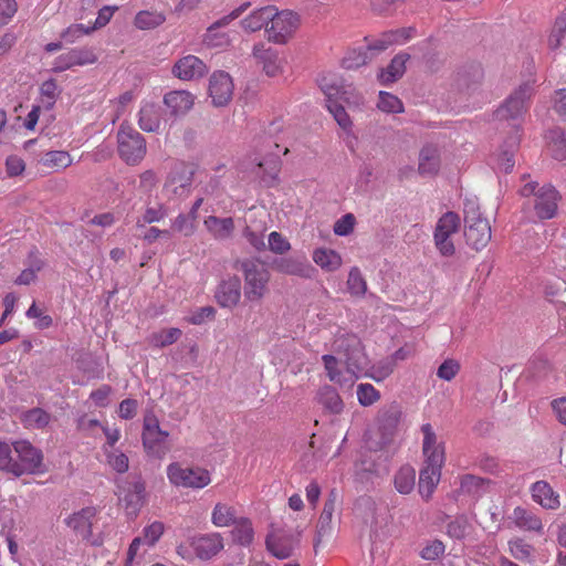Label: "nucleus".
Returning <instances> with one entry per match:
<instances>
[{
  "label": "nucleus",
  "instance_id": "nucleus-42",
  "mask_svg": "<svg viewBox=\"0 0 566 566\" xmlns=\"http://www.w3.org/2000/svg\"><path fill=\"white\" fill-rule=\"evenodd\" d=\"M238 518L234 506L227 503H217L211 512V523L217 527L231 526Z\"/></svg>",
  "mask_w": 566,
  "mask_h": 566
},
{
  "label": "nucleus",
  "instance_id": "nucleus-10",
  "mask_svg": "<svg viewBox=\"0 0 566 566\" xmlns=\"http://www.w3.org/2000/svg\"><path fill=\"white\" fill-rule=\"evenodd\" d=\"M533 91L530 82L520 85L496 109V118L499 120L518 119L526 112Z\"/></svg>",
  "mask_w": 566,
  "mask_h": 566
},
{
  "label": "nucleus",
  "instance_id": "nucleus-41",
  "mask_svg": "<svg viewBox=\"0 0 566 566\" xmlns=\"http://www.w3.org/2000/svg\"><path fill=\"white\" fill-rule=\"evenodd\" d=\"M231 536L233 542L241 546H249L254 539V530L250 518L241 516L232 525Z\"/></svg>",
  "mask_w": 566,
  "mask_h": 566
},
{
  "label": "nucleus",
  "instance_id": "nucleus-20",
  "mask_svg": "<svg viewBox=\"0 0 566 566\" xmlns=\"http://www.w3.org/2000/svg\"><path fill=\"white\" fill-rule=\"evenodd\" d=\"M412 28H402L384 32L379 36L371 40L365 38L367 41L366 48L370 54H375V56H377L394 44L406 43L412 38Z\"/></svg>",
  "mask_w": 566,
  "mask_h": 566
},
{
  "label": "nucleus",
  "instance_id": "nucleus-17",
  "mask_svg": "<svg viewBox=\"0 0 566 566\" xmlns=\"http://www.w3.org/2000/svg\"><path fill=\"white\" fill-rule=\"evenodd\" d=\"M97 61V55L93 49L90 48H74L70 51L59 55L52 66L54 72H63L74 66H84L94 64Z\"/></svg>",
  "mask_w": 566,
  "mask_h": 566
},
{
  "label": "nucleus",
  "instance_id": "nucleus-27",
  "mask_svg": "<svg viewBox=\"0 0 566 566\" xmlns=\"http://www.w3.org/2000/svg\"><path fill=\"white\" fill-rule=\"evenodd\" d=\"M323 92L326 95V107L337 122L339 127L348 132L352 128V119L344 105L339 102L342 97H338L339 91L336 87H323Z\"/></svg>",
  "mask_w": 566,
  "mask_h": 566
},
{
  "label": "nucleus",
  "instance_id": "nucleus-54",
  "mask_svg": "<svg viewBox=\"0 0 566 566\" xmlns=\"http://www.w3.org/2000/svg\"><path fill=\"white\" fill-rule=\"evenodd\" d=\"M165 532V525L160 521H154L143 530V543L148 547L155 546Z\"/></svg>",
  "mask_w": 566,
  "mask_h": 566
},
{
  "label": "nucleus",
  "instance_id": "nucleus-22",
  "mask_svg": "<svg viewBox=\"0 0 566 566\" xmlns=\"http://www.w3.org/2000/svg\"><path fill=\"white\" fill-rule=\"evenodd\" d=\"M559 199L558 191L549 185L538 189L534 202L536 217L539 220L554 218L557 212Z\"/></svg>",
  "mask_w": 566,
  "mask_h": 566
},
{
  "label": "nucleus",
  "instance_id": "nucleus-44",
  "mask_svg": "<svg viewBox=\"0 0 566 566\" xmlns=\"http://www.w3.org/2000/svg\"><path fill=\"white\" fill-rule=\"evenodd\" d=\"M336 507V494L331 492L326 501L324 502L323 511L317 522V533L319 537H323L331 533L332 521Z\"/></svg>",
  "mask_w": 566,
  "mask_h": 566
},
{
  "label": "nucleus",
  "instance_id": "nucleus-14",
  "mask_svg": "<svg viewBox=\"0 0 566 566\" xmlns=\"http://www.w3.org/2000/svg\"><path fill=\"white\" fill-rule=\"evenodd\" d=\"M98 512L95 506H85L69 515L64 521L65 525L81 539L90 541L93 537V525Z\"/></svg>",
  "mask_w": 566,
  "mask_h": 566
},
{
  "label": "nucleus",
  "instance_id": "nucleus-19",
  "mask_svg": "<svg viewBox=\"0 0 566 566\" xmlns=\"http://www.w3.org/2000/svg\"><path fill=\"white\" fill-rule=\"evenodd\" d=\"M242 296V285L238 276H229L222 280L214 292L217 304L222 308L232 310L239 305Z\"/></svg>",
  "mask_w": 566,
  "mask_h": 566
},
{
  "label": "nucleus",
  "instance_id": "nucleus-63",
  "mask_svg": "<svg viewBox=\"0 0 566 566\" xmlns=\"http://www.w3.org/2000/svg\"><path fill=\"white\" fill-rule=\"evenodd\" d=\"M556 138L549 143V150L552 156L557 160L566 159V138L560 132H553Z\"/></svg>",
  "mask_w": 566,
  "mask_h": 566
},
{
  "label": "nucleus",
  "instance_id": "nucleus-26",
  "mask_svg": "<svg viewBox=\"0 0 566 566\" xmlns=\"http://www.w3.org/2000/svg\"><path fill=\"white\" fill-rule=\"evenodd\" d=\"M250 3L245 2L241 4L239 8L234 9L232 12H230L228 15L221 18L217 22H214L212 25H210L205 34V43L208 46L211 48H223L229 45L230 39L226 33L221 34V40H216V30L219 28L228 25L231 21L239 18L248 8Z\"/></svg>",
  "mask_w": 566,
  "mask_h": 566
},
{
  "label": "nucleus",
  "instance_id": "nucleus-35",
  "mask_svg": "<svg viewBox=\"0 0 566 566\" xmlns=\"http://www.w3.org/2000/svg\"><path fill=\"white\" fill-rule=\"evenodd\" d=\"M313 261L325 272H335L342 264L343 259L338 252L327 248H317L313 251Z\"/></svg>",
  "mask_w": 566,
  "mask_h": 566
},
{
  "label": "nucleus",
  "instance_id": "nucleus-1",
  "mask_svg": "<svg viewBox=\"0 0 566 566\" xmlns=\"http://www.w3.org/2000/svg\"><path fill=\"white\" fill-rule=\"evenodd\" d=\"M423 434L422 453L424 457V467L419 475V493L428 501L441 478V470L446 461L444 444L438 442L437 434L430 423L421 426Z\"/></svg>",
  "mask_w": 566,
  "mask_h": 566
},
{
  "label": "nucleus",
  "instance_id": "nucleus-51",
  "mask_svg": "<svg viewBox=\"0 0 566 566\" xmlns=\"http://www.w3.org/2000/svg\"><path fill=\"white\" fill-rule=\"evenodd\" d=\"M41 103L48 109L52 108L55 104L61 91L55 80L50 78L44 81L40 87Z\"/></svg>",
  "mask_w": 566,
  "mask_h": 566
},
{
  "label": "nucleus",
  "instance_id": "nucleus-7",
  "mask_svg": "<svg viewBox=\"0 0 566 566\" xmlns=\"http://www.w3.org/2000/svg\"><path fill=\"white\" fill-rule=\"evenodd\" d=\"M167 478L177 488L203 489L211 482L210 472L200 467L184 468L178 462L167 467Z\"/></svg>",
  "mask_w": 566,
  "mask_h": 566
},
{
  "label": "nucleus",
  "instance_id": "nucleus-58",
  "mask_svg": "<svg viewBox=\"0 0 566 566\" xmlns=\"http://www.w3.org/2000/svg\"><path fill=\"white\" fill-rule=\"evenodd\" d=\"M460 369L461 365L457 359L448 358L439 366L437 376L442 380L451 381L459 374Z\"/></svg>",
  "mask_w": 566,
  "mask_h": 566
},
{
  "label": "nucleus",
  "instance_id": "nucleus-12",
  "mask_svg": "<svg viewBox=\"0 0 566 566\" xmlns=\"http://www.w3.org/2000/svg\"><path fill=\"white\" fill-rule=\"evenodd\" d=\"M402 416L398 403L392 402L378 411L376 419V434L379 436L377 444L379 448L386 447L395 438Z\"/></svg>",
  "mask_w": 566,
  "mask_h": 566
},
{
  "label": "nucleus",
  "instance_id": "nucleus-18",
  "mask_svg": "<svg viewBox=\"0 0 566 566\" xmlns=\"http://www.w3.org/2000/svg\"><path fill=\"white\" fill-rule=\"evenodd\" d=\"M189 544L196 556L202 560L211 559L224 547L222 535L216 532L195 535Z\"/></svg>",
  "mask_w": 566,
  "mask_h": 566
},
{
  "label": "nucleus",
  "instance_id": "nucleus-60",
  "mask_svg": "<svg viewBox=\"0 0 566 566\" xmlns=\"http://www.w3.org/2000/svg\"><path fill=\"white\" fill-rule=\"evenodd\" d=\"M106 458L107 463L118 473H125L129 468L128 457L118 450L107 453Z\"/></svg>",
  "mask_w": 566,
  "mask_h": 566
},
{
  "label": "nucleus",
  "instance_id": "nucleus-9",
  "mask_svg": "<svg viewBox=\"0 0 566 566\" xmlns=\"http://www.w3.org/2000/svg\"><path fill=\"white\" fill-rule=\"evenodd\" d=\"M15 476L43 472V453L27 440L13 442Z\"/></svg>",
  "mask_w": 566,
  "mask_h": 566
},
{
  "label": "nucleus",
  "instance_id": "nucleus-6",
  "mask_svg": "<svg viewBox=\"0 0 566 566\" xmlns=\"http://www.w3.org/2000/svg\"><path fill=\"white\" fill-rule=\"evenodd\" d=\"M117 148L127 165H138L146 156L147 147L143 135L128 124H122L117 133Z\"/></svg>",
  "mask_w": 566,
  "mask_h": 566
},
{
  "label": "nucleus",
  "instance_id": "nucleus-64",
  "mask_svg": "<svg viewBox=\"0 0 566 566\" xmlns=\"http://www.w3.org/2000/svg\"><path fill=\"white\" fill-rule=\"evenodd\" d=\"M355 222V217L352 213H347L335 222L334 232L337 235H348L353 232Z\"/></svg>",
  "mask_w": 566,
  "mask_h": 566
},
{
  "label": "nucleus",
  "instance_id": "nucleus-8",
  "mask_svg": "<svg viewBox=\"0 0 566 566\" xmlns=\"http://www.w3.org/2000/svg\"><path fill=\"white\" fill-rule=\"evenodd\" d=\"M459 229L460 217L457 213L448 211L439 218L433 232V241L434 247L442 256L450 258L454 255L455 247L452 241V235H454Z\"/></svg>",
  "mask_w": 566,
  "mask_h": 566
},
{
  "label": "nucleus",
  "instance_id": "nucleus-25",
  "mask_svg": "<svg viewBox=\"0 0 566 566\" xmlns=\"http://www.w3.org/2000/svg\"><path fill=\"white\" fill-rule=\"evenodd\" d=\"M250 3L245 2L241 4L239 8L234 9L232 12H230L228 15L221 18L217 22H214L212 25H210L205 34V43L208 46L211 48H223L229 45L230 39L226 33L221 34V40H216V30L219 28L228 25L231 21L239 18L248 8Z\"/></svg>",
  "mask_w": 566,
  "mask_h": 566
},
{
  "label": "nucleus",
  "instance_id": "nucleus-37",
  "mask_svg": "<svg viewBox=\"0 0 566 566\" xmlns=\"http://www.w3.org/2000/svg\"><path fill=\"white\" fill-rule=\"evenodd\" d=\"M209 233L218 240H224L231 237L234 231V221L232 218H218L209 216L203 222Z\"/></svg>",
  "mask_w": 566,
  "mask_h": 566
},
{
  "label": "nucleus",
  "instance_id": "nucleus-5",
  "mask_svg": "<svg viewBox=\"0 0 566 566\" xmlns=\"http://www.w3.org/2000/svg\"><path fill=\"white\" fill-rule=\"evenodd\" d=\"M465 240L475 251L484 249L491 240V226L480 213L479 207L468 201L464 205Z\"/></svg>",
  "mask_w": 566,
  "mask_h": 566
},
{
  "label": "nucleus",
  "instance_id": "nucleus-53",
  "mask_svg": "<svg viewBox=\"0 0 566 566\" xmlns=\"http://www.w3.org/2000/svg\"><path fill=\"white\" fill-rule=\"evenodd\" d=\"M347 286L352 295L361 296L366 293L367 284L358 268H352L348 273Z\"/></svg>",
  "mask_w": 566,
  "mask_h": 566
},
{
  "label": "nucleus",
  "instance_id": "nucleus-21",
  "mask_svg": "<svg viewBox=\"0 0 566 566\" xmlns=\"http://www.w3.org/2000/svg\"><path fill=\"white\" fill-rule=\"evenodd\" d=\"M233 82L231 76L223 72H214L209 81V95L214 106H226L233 96Z\"/></svg>",
  "mask_w": 566,
  "mask_h": 566
},
{
  "label": "nucleus",
  "instance_id": "nucleus-52",
  "mask_svg": "<svg viewBox=\"0 0 566 566\" xmlns=\"http://www.w3.org/2000/svg\"><path fill=\"white\" fill-rule=\"evenodd\" d=\"M0 470L15 476V454L13 444L0 441Z\"/></svg>",
  "mask_w": 566,
  "mask_h": 566
},
{
  "label": "nucleus",
  "instance_id": "nucleus-3",
  "mask_svg": "<svg viewBox=\"0 0 566 566\" xmlns=\"http://www.w3.org/2000/svg\"><path fill=\"white\" fill-rule=\"evenodd\" d=\"M169 432L161 429L158 417L148 411L143 418L142 443L148 457L163 459L169 451Z\"/></svg>",
  "mask_w": 566,
  "mask_h": 566
},
{
  "label": "nucleus",
  "instance_id": "nucleus-29",
  "mask_svg": "<svg viewBox=\"0 0 566 566\" xmlns=\"http://www.w3.org/2000/svg\"><path fill=\"white\" fill-rule=\"evenodd\" d=\"M533 500L546 510L559 507V495L545 481L535 482L532 488Z\"/></svg>",
  "mask_w": 566,
  "mask_h": 566
},
{
  "label": "nucleus",
  "instance_id": "nucleus-11",
  "mask_svg": "<svg viewBox=\"0 0 566 566\" xmlns=\"http://www.w3.org/2000/svg\"><path fill=\"white\" fill-rule=\"evenodd\" d=\"M273 17L270 19V27L266 29L269 40L284 44L293 35L300 25V18L290 10L277 11L273 7Z\"/></svg>",
  "mask_w": 566,
  "mask_h": 566
},
{
  "label": "nucleus",
  "instance_id": "nucleus-50",
  "mask_svg": "<svg viewBox=\"0 0 566 566\" xmlns=\"http://www.w3.org/2000/svg\"><path fill=\"white\" fill-rule=\"evenodd\" d=\"M30 266L24 269L20 275L15 279V284L28 285L36 279V274L43 268V262L38 258L36 254L31 253L29 255Z\"/></svg>",
  "mask_w": 566,
  "mask_h": 566
},
{
  "label": "nucleus",
  "instance_id": "nucleus-49",
  "mask_svg": "<svg viewBox=\"0 0 566 566\" xmlns=\"http://www.w3.org/2000/svg\"><path fill=\"white\" fill-rule=\"evenodd\" d=\"M446 553V545L441 539L434 538L424 542L419 552L421 559L427 562H436L443 557Z\"/></svg>",
  "mask_w": 566,
  "mask_h": 566
},
{
  "label": "nucleus",
  "instance_id": "nucleus-40",
  "mask_svg": "<svg viewBox=\"0 0 566 566\" xmlns=\"http://www.w3.org/2000/svg\"><path fill=\"white\" fill-rule=\"evenodd\" d=\"M139 127L144 132H157L160 127V114L158 107L153 103H146L139 111Z\"/></svg>",
  "mask_w": 566,
  "mask_h": 566
},
{
  "label": "nucleus",
  "instance_id": "nucleus-34",
  "mask_svg": "<svg viewBox=\"0 0 566 566\" xmlns=\"http://www.w3.org/2000/svg\"><path fill=\"white\" fill-rule=\"evenodd\" d=\"M39 164L44 168L60 171L73 164V157L66 150H49L41 155Z\"/></svg>",
  "mask_w": 566,
  "mask_h": 566
},
{
  "label": "nucleus",
  "instance_id": "nucleus-55",
  "mask_svg": "<svg viewBox=\"0 0 566 566\" xmlns=\"http://www.w3.org/2000/svg\"><path fill=\"white\" fill-rule=\"evenodd\" d=\"M181 334V331L177 327L163 329L153 334L151 342L157 347H166L176 343L180 338Z\"/></svg>",
  "mask_w": 566,
  "mask_h": 566
},
{
  "label": "nucleus",
  "instance_id": "nucleus-38",
  "mask_svg": "<svg viewBox=\"0 0 566 566\" xmlns=\"http://www.w3.org/2000/svg\"><path fill=\"white\" fill-rule=\"evenodd\" d=\"M440 168L438 149L433 146H426L419 155L418 171L422 176H434Z\"/></svg>",
  "mask_w": 566,
  "mask_h": 566
},
{
  "label": "nucleus",
  "instance_id": "nucleus-48",
  "mask_svg": "<svg viewBox=\"0 0 566 566\" xmlns=\"http://www.w3.org/2000/svg\"><path fill=\"white\" fill-rule=\"evenodd\" d=\"M375 57V54H370L367 48H359L349 50L343 59V65L346 69H358Z\"/></svg>",
  "mask_w": 566,
  "mask_h": 566
},
{
  "label": "nucleus",
  "instance_id": "nucleus-13",
  "mask_svg": "<svg viewBox=\"0 0 566 566\" xmlns=\"http://www.w3.org/2000/svg\"><path fill=\"white\" fill-rule=\"evenodd\" d=\"M333 348L345 357L346 365L360 367L364 358V346L357 335L338 331L335 335Z\"/></svg>",
  "mask_w": 566,
  "mask_h": 566
},
{
  "label": "nucleus",
  "instance_id": "nucleus-57",
  "mask_svg": "<svg viewBox=\"0 0 566 566\" xmlns=\"http://www.w3.org/2000/svg\"><path fill=\"white\" fill-rule=\"evenodd\" d=\"M377 106L386 113H401L403 111L402 102L397 96L387 92L379 93Z\"/></svg>",
  "mask_w": 566,
  "mask_h": 566
},
{
  "label": "nucleus",
  "instance_id": "nucleus-36",
  "mask_svg": "<svg viewBox=\"0 0 566 566\" xmlns=\"http://www.w3.org/2000/svg\"><path fill=\"white\" fill-rule=\"evenodd\" d=\"M273 6H266L252 11L241 21L242 28L249 32L260 31L262 28H269L270 19L273 17Z\"/></svg>",
  "mask_w": 566,
  "mask_h": 566
},
{
  "label": "nucleus",
  "instance_id": "nucleus-39",
  "mask_svg": "<svg viewBox=\"0 0 566 566\" xmlns=\"http://www.w3.org/2000/svg\"><path fill=\"white\" fill-rule=\"evenodd\" d=\"M166 21V14L158 10H140L134 18V25L142 31L154 30L163 25Z\"/></svg>",
  "mask_w": 566,
  "mask_h": 566
},
{
  "label": "nucleus",
  "instance_id": "nucleus-33",
  "mask_svg": "<svg viewBox=\"0 0 566 566\" xmlns=\"http://www.w3.org/2000/svg\"><path fill=\"white\" fill-rule=\"evenodd\" d=\"M511 518L514 524L523 530L528 532H537L541 533L543 531V523L539 516L528 511L525 507L517 506L513 510Z\"/></svg>",
  "mask_w": 566,
  "mask_h": 566
},
{
  "label": "nucleus",
  "instance_id": "nucleus-4",
  "mask_svg": "<svg viewBox=\"0 0 566 566\" xmlns=\"http://www.w3.org/2000/svg\"><path fill=\"white\" fill-rule=\"evenodd\" d=\"M196 168L192 164L176 163L167 175L163 187V195L168 201L186 199L192 189Z\"/></svg>",
  "mask_w": 566,
  "mask_h": 566
},
{
  "label": "nucleus",
  "instance_id": "nucleus-62",
  "mask_svg": "<svg viewBox=\"0 0 566 566\" xmlns=\"http://www.w3.org/2000/svg\"><path fill=\"white\" fill-rule=\"evenodd\" d=\"M18 3L15 0H0V28L7 25L15 15Z\"/></svg>",
  "mask_w": 566,
  "mask_h": 566
},
{
  "label": "nucleus",
  "instance_id": "nucleus-45",
  "mask_svg": "<svg viewBox=\"0 0 566 566\" xmlns=\"http://www.w3.org/2000/svg\"><path fill=\"white\" fill-rule=\"evenodd\" d=\"M394 484L401 494H409L416 484V471L410 465L401 467L395 474Z\"/></svg>",
  "mask_w": 566,
  "mask_h": 566
},
{
  "label": "nucleus",
  "instance_id": "nucleus-15",
  "mask_svg": "<svg viewBox=\"0 0 566 566\" xmlns=\"http://www.w3.org/2000/svg\"><path fill=\"white\" fill-rule=\"evenodd\" d=\"M322 361L328 379L340 387H352L359 377L357 370L360 367L346 365V368L342 369L338 359L333 355H323Z\"/></svg>",
  "mask_w": 566,
  "mask_h": 566
},
{
  "label": "nucleus",
  "instance_id": "nucleus-43",
  "mask_svg": "<svg viewBox=\"0 0 566 566\" xmlns=\"http://www.w3.org/2000/svg\"><path fill=\"white\" fill-rule=\"evenodd\" d=\"M566 41V8L556 17L548 34L547 44L553 51L560 49Z\"/></svg>",
  "mask_w": 566,
  "mask_h": 566
},
{
  "label": "nucleus",
  "instance_id": "nucleus-56",
  "mask_svg": "<svg viewBox=\"0 0 566 566\" xmlns=\"http://www.w3.org/2000/svg\"><path fill=\"white\" fill-rule=\"evenodd\" d=\"M357 399L361 406L368 407L380 399V392L371 384H359L357 386Z\"/></svg>",
  "mask_w": 566,
  "mask_h": 566
},
{
  "label": "nucleus",
  "instance_id": "nucleus-31",
  "mask_svg": "<svg viewBox=\"0 0 566 566\" xmlns=\"http://www.w3.org/2000/svg\"><path fill=\"white\" fill-rule=\"evenodd\" d=\"M410 59L407 53H399L394 56L389 65L382 69L378 74V80L381 84L388 85L398 81L406 72V63Z\"/></svg>",
  "mask_w": 566,
  "mask_h": 566
},
{
  "label": "nucleus",
  "instance_id": "nucleus-16",
  "mask_svg": "<svg viewBox=\"0 0 566 566\" xmlns=\"http://www.w3.org/2000/svg\"><path fill=\"white\" fill-rule=\"evenodd\" d=\"M126 514L136 517L146 503V485L140 479L126 484L119 494Z\"/></svg>",
  "mask_w": 566,
  "mask_h": 566
},
{
  "label": "nucleus",
  "instance_id": "nucleus-24",
  "mask_svg": "<svg viewBox=\"0 0 566 566\" xmlns=\"http://www.w3.org/2000/svg\"><path fill=\"white\" fill-rule=\"evenodd\" d=\"M266 548L269 552L280 559L291 556L295 539L292 534L283 530H273L266 537Z\"/></svg>",
  "mask_w": 566,
  "mask_h": 566
},
{
  "label": "nucleus",
  "instance_id": "nucleus-59",
  "mask_svg": "<svg viewBox=\"0 0 566 566\" xmlns=\"http://www.w3.org/2000/svg\"><path fill=\"white\" fill-rule=\"evenodd\" d=\"M469 531L470 523L463 517H458L447 525V534L454 539H463Z\"/></svg>",
  "mask_w": 566,
  "mask_h": 566
},
{
  "label": "nucleus",
  "instance_id": "nucleus-32",
  "mask_svg": "<svg viewBox=\"0 0 566 566\" xmlns=\"http://www.w3.org/2000/svg\"><path fill=\"white\" fill-rule=\"evenodd\" d=\"M317 402L329 413L339 415L344 409V402L337 390L329 386H322L316 395Z\"/></svg>",
  "mask_w": 566,
  "mask_h": 566
},
{
  "label": "nucleus",
  "instance_id": "nucleus-61",
  "mask_svg": "<svg viewBox=\"0 0 566 566\" xmlns=\"http://www.w3.org/2000/svg\"><path fill=\"white\" fill-rule=\"evenodd\" d=\"M269 249L276 254H283L291 249V244L280 232L273 231L269 234Z\"/></svg>",
  "mask_w": 566,
  "mask_h": 566
},
{
  "label": "nucleus",
  "instance_id": "nucleus-2",
  "mask_svg": "<svg viewBox=\"0 0 566 566\" xmlns=\"http://www.w3.org/2000/svg\"><path fill=\"white\" fill-rule=\"evenodd\" d=\"M237 269L243 276V295L249 303H260L270 292L271 272L260 260L240 261Z\"/></svg>",
  "mask_w": 566,
  "mask_h": 566
},
{
  "label": "nucleus",
  "instance_id": "nucleus-47",
  "mask_svg": "<svg viewBox=\"0 0 566 566\" xmlns=\"http://www.w3.org/2000/svg\"><path fill=\"white\" fill-rule=\"evenodd\" d=\"M489 484L490 480L473 474H464L460 476V491L462 493L476 495L485 491Z\"/></svg>",
  "mask_w": 566,
  "mask_h": 566
},
{
  "label": "nucleus",
  "instance_id": "nucleus-30",
  "mask_svg": "<svg viewBox=\"0 0 566 566\" xmlns=\"http://www.w3.org/2000/svg\"><path fill=\"white\" fill-rule=\"evenodd\" d=\"M165 105L174 115H182L195 104V96L188 91H171L164 96Z\"/></svg>",
  "mask_w": 566,
  "mask_h": 566
},
{
  "label": "nucleus",
  "instance_id": "nucleus-28",
  "mask_svg": "<svg viewBox=\"0 0 566 566\" xmlns=\"http://www.w3.org/2000/svg\"><path fill=\"white\" fill-rule=\"evenodd\" d=\"M253 56L263 64V70L268 76H276L282 72V60L276 51L266 48L263 43L253 48Z\"/></svg>",
  "mask_w": 566,
  "mask_h": 566
},
{
  "label": "nucleus",
  "instance_id": "nucleus-46",
  "mask_svg": "<svg viewBox=\"0 0 566 566\" xmlns=\"http://www.w3.org/2000/svg\"><path fill=\"white\" fill-rule=\"evenodd\" d=\"M51 416L41 408H33L24 412L21 422L28 429H41L49 424Z\"/></svg>",
  "mask_w": 566,
  "mask_h": 566
},
{
  "label": "nucleus",
  "instance_id": "nucleus-23",
  "mask_svg": "<svg viewBox=\"0 0 566 566\" xmlns=\"http://www.w3.org/2000/svg\"><path fill=\"white\" fill-rule=\"evenodd\" d=\"M171 72L181 81H192L203 77L208 73V67L198 56L189 54L176 61Z\"/></svg>",
  "mask_w": 566,
  "mask_h": 566
}]
</instances>
